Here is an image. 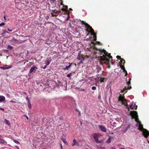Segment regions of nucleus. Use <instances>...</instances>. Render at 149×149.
<instances>
[{"instance_id":"obj_1","label":"nucleus","mask_w":149,"mask_h":149,"mask_svg":"<svg viewBox=\"0 0 149 149\" xmlns=\"http://www.w3.org/2000/svg\"><path fill=\"white\" fill-rule=\"evenodd\" d=\"M96 50L98 51L100 55H103L100 56V60L101 61H106L107 64H109V59L112 58V56H111L110 54H107L106 50L104 49H98L96 48Z\"/></svg>"},{"instance_id":"obj_2","label":"nucleus","mask_w":149,"mask_h":149,"mask_svg":"<svg viewBox=\"0 0 149 149\" xmlns=\"http://www.w3.org/2000/svg\"><path fill=\"white\" fill-rule=\"evenodd\" d=\"M130 115L131 116L132 119L134 118L135 121L137 123L136 126L139 127V129L141 131H143L145 129L143 128V125L141 124L140 121L139 120L137 113L135 111H131Z\"/></svg>"},{"instance_id":"obj_3","label":"nucleus","mask_w":149,"mask_h":149,"mask_svg":"<svg viewBox=\"0 0 149 149\" xmlns=\"http://www.w3.org/2000/svg\"><path fill=\"white\" fill-rule=\"evenodd\" d=\"M95 141L97 143H100L101 142V141L98 139L100 136H101L100 133H94L92 135Z\"/></svg>"},{"instance_id":"obj_4","label":"nucleus","mask_w":149,"mask_h":149,"mask_svg":"<svg viewBox=\"0 0 149 149\" xmlns=\"http://www.w3.org/2000/svg\"><path fill=\"white\" fill-rule=\"evenodd\" d=\"M61 10L58 11L56 10H52L51 15L52 16H57L59 14H62Z\"/></svg>"},{"instance_id":"obj_5","label":"nucleus","mask_w":149,"mask_h":149,"mask_svg":"<svg viewBox=\"0 0 149 149\" xmlns=\"http://www.w3.org/2000/svg\"><path fill=\"white\" fill-rule=\"evenodd\" d=\"M118 101H120L122 104L126 106V104H127L126 102V100L125 98L124 97L120 96L119 97L118 99Z\"/></svg>"},{"instance_id":"obj_6","label":"nucleus","mask_w":149,"mask_h":149,"mask_svg":"<svg viewBox=\"0 0 149 149\" xmlns=\"http://www.w3.org/2000/svg\"><path fill=\"white\" fill-rule=\"evenodd\" d=\"M50 61L48 59H47L45 61V64L46 65H44V64L43 63L42 64V68L43 69L46 68L47 66L50 63Z\"/></svg>"},{"instance_id":"obj_7","label":"nucleus","mask_w":149,"mask_h":149,"mask_svg":"<svg viewBox=\"0 0 149 149\" xmlns=\"http://www.w3.org/2000/svg\"><path fill=\"white\" fill-rule=\"evenodd\" d=\"M143 134L146 138H147L149 135V132L146 129L143 131Z\"/></svg>"},{"instance_id":"obj_8","label":"nucleus","mask_w":149,"mask_h":149,"mask_svg":"<svg viewBox=\"0 0 149 149\" xmlns=\"http://www.w3.org/2000/svg\"><path fill=\"white\" fill-rule=\"evenodd\" d=\"M87 26L86 27L88 29H86V31H87V32L88 33L91 32V33L94 32V30L92 28L91 26L89 24L87 25Z\"/></svg>"},{"instance_id":"obj_9","label":"nucleus","mask_w":149,"mask_h":149,"mask_svg":"<svg viewBox=\"0 0 149 149\" xmlns=\"http://www.w3.org/2000/svg\"><path fill=\"white\" fill-rule=\"evenodd\" d=\"M98 127L99 129L100 130L104 132H106L107 129L104 126L102 125H98Z\"/></svg>"},{"instance_id":"obj_10","label":"nucleus","mask_w":149,"mask_h":149,"mask_svg":"<svg viewBox=\"0 0 149 149\" xmlns=\"http://www.w3.org/2000/svg\"><path fill=\"white\" fill-rule=\"evenodd\" d=\"M12 67V66H10L8 67V65H3V66L0 67V69H1L3 70H5L7 69H9Z\"/></svg>"},{"instance_id":"obj_11","label":"nucleus","mask_w":149,"mask_h":149,"mask_svg":"<svg viewBox=\"0 0 149 149\" xmlns=\"http://www.w3.org/2000/svg\"><path fill=\"white\" fill-rule=\"evenodd\" d=\"M35 68H36V67L34 66H33L31 67V69L30 70L29 72V75H30V74H31L33 72H35Z\"/></svg>"},{"instance_id":"obj_12","label":"nucleus","mask_w":149,"mask_h":149,"mask_svg":"<svg viewBox=\"0 0 149 149\" xmlns=\"http://www.w3.org/2000/svg\"><path fill=\"white\" fill-rule=\"evenodd\" d=\"M132 88L131 86H129L127 88L126 87H125L123 89V91L125 93L127 92V89H130Z\"/></svg>"},{"instance_id":"obj_13","label":"nucleus","mask_w":149,"mask_h":149,"mask_svg":"<svg viewBox=\"0 0 149 149\" xmlns=\"http://www.w3.org/2000/svg\"><path fill=\"white\" fill-rule=\"evenodd\" d=\"M5 100V97L2 95L0 96V102H2Z\"/></svg>"},{"instance_id":"obj_14","label":"nucleus","mask_w":149,"mask_h":149,"mask_svg":"<svg viewBox=\"0 0 149 149\" xmlns=\"http://www.w3.org/2000/svg\"><path fill=\"white\" fill-rule=\"evenodd\" d=\"M63 8L61 9V10L64 11H66L68 8V7L67 6H65L63 4Z\"/></svg>"},{"instance_id":"obj_15","label":"nucleus","mask_w":149,"mask_h":149,"mask_svg":"<svg viewBox=\"0 0 149 149\" xmlns=\"http://www.w3.org/2000/svg\"><path fill=\"white\" fill-rule=\"evenodd\" d=\"M73 143L72 144V146H74V145H76L77 146H79V143H77L75 139H74L73 140Z\"/></svg>"},{"instance_id":"obj_16","label":"nucleus","mask_w":149,"mask_h":149,"mask_svg":"<svg viewBox=\"0 0 149 149\" xmlns=\"http://www.w3.org/2000/svg\"><path fill=\"white\" fill-rule=\"evenodd\" d=\"M123 61V65H124V64L125 63V60L123 58L121 59L120 61V65H122Z\"/></svg>"},{"instance_id":"obj_17","label":"nucleus","mask_w":149,"mask_h":149,"mask_svg":"<svg viewBox=\"0 0 149 149\" xmlns=\"http://www.w3.org/2000/svg\"><path fill=\"white\" fill-rule=\"evenodd\" d=\"M13 47L10 45H8L7 46V49L10 50H12L13 49Z\"/></svg>"},{"instance_id":"obj_18","label":"nucleus","mask_w":149,"mask_h":149,"mask_svg":"<svg viewBox=\"0 0 149 149\" xmlns=\"http://www.w3.org/2000/svg\"><path fill=\"white\" fill-rule=\"evenodd\" d=\"M5 142L6 143V141L0 138V143L3 144Z\"/></svg>"},{"instance_id":"obj_19","label":"nucleus","mask_w":149,"mask_h":149,"mask_svg":"<svg viewBox=\"0 0 149 149\" xmlns=\"http://www.w3.org/2000/svg\"><path fill=\"white\" fill-rule=\"evenodd\" d=\"M111 137H109L108 139L106 141V143H109L111 142Z\"/></svg>"},{"instance_id":"obj_20","label":"nucleus","mask_w":149,"mask_h":149,"mask_svg":"<svg viewBox=\"0 0 149 149\" xmlns=\"http://www.w3.org/2000/svg\"><path fill=\"white\" fill-rule=\"evenodd\" d=\"M61 139L62 141L65 144H68L67 142L66 141V140L65 139L63 138V136H62V137H61Z\"/></svg>"},{"instance_id":"obj_21","label":"nucleus","mask_w":149,"mask_h":149,"mask_svg":"<svg viewBox=\"0 0 149 149\" xmlns=\"http://www.w3.org/2000/svg\"><path fill=\"white\" fill-rule=\"evenodd\" d=\"M5 122L6 124H7L8 125L10 126V123L9 122V121L5 119Z\"/></svg>"},{"instance_id":"obj_22","label":"nucleus","mask_w":149,"mask_h":149,"mask_svg":"<svg viewBox=\"0 0 149 149\" xmlns=\"http://www.w3.org/2000/svg\"><path fill=\"white\" fill-rule=\"evenodd\" d=\"M120 68H121V69L123 70V71L124 72H125V71H126V70H125V67H124V66H123L122 65H120Z\"/></svg>"},{"instance_id":"obj_23","label":"nucleus","mask_w":149,"mask_h":149,"mask_svg":"<svg viewBox=\"0 0 149 149\" xmlns=\"http://www.w3.org/2000/svg\"><path fill=\"white\" fill-rule=\"evenodd\" d=\"M131 80V79H129V80L127 82V85L129 86L131 85L130 83V80Z\"/></svg>"},{"instance_id":"obj_24","label":"nucleus","mask_w":149,"mask_h":149,"mask_svg":"<svg viewBox=\"0 0 149 149\" xmlns=\"http://www.w3.org/2000/svg\"><path fill=\"white\" fill-rule=\"evenodd\" d=\"M91 34L93 36V37L94 38H97L96 34L95 33L94 31L91 33Z\"/></svg>"},{"instance_id":"obj_25","label":"nucleus","mask_w":149,"mask_h":149,"mask_svg":"<svg viewBox=\"0 0 149 149\" xmlns=\"http://www.w3.org/2000/svg\"><path fill=\"white\" fill-rule=\"evenodd\" d=\"M72 75V73H70L69 74H68L67 75V77H69L70 79H71V76Z\"/></svg>"},{"instance_id":"obj_26","label":"nucleus","mask_w":149,"mask_h":149,"mask_svg":"<svg viewBox=\"0 0 149 149\" xmlns=\"http://www.w3.org/2000/svg\"><path fill=\"white\" fill-rule=\"evenodd\" d=\"M97 71L98 72H99L100 70H101V68L99 66H98L97 67Z\"/></svg>"},{"instance_id":"obj_27","label":"nucleus","mask_w":149,"mask_h":149,"mask_svg":"<svg viewBox=\"0 0 149 149\" xmlns=\"http://www.w3.org/2000/svg\"><path fill=\"white\" fill-rule=\"evenodd\" d=\"M81 22L82 23V24H84V25H85L86 27L87 26V25H88V24L86 23L85 22H84V21H82Z\"/></svg>"},{"instance_id":"obj_28","label":"nucleus","mask_w":149,"mask_h":149,"mask_svg":"<svg viewBox=\"0 0 149 149\" xmlns=\"http://www.w3.org/2000/svg\"><path fill=\"white\" fill-rule=\"evenodd\" d=\"M104 79H105L104 78L101 77L100 78V81L101 82H104Z\"/></svg>"},{"instance_id":"obj_29","label":"nucleus","mask_w":149,"mask_h":149,"mask_svg":"<svg viewBox=\"0 0 149 149\" xmlns=\"http://www.w3.org/2000/svg\"><path fill=\"white\" fill-rule=\"evenodd\" d=\"M130 107L131 109L133 110L134 109V107L133 106L132 104L130 105Z\"/></svg>"},{"instance_id":"obj_30","label":"nucleus","mask_w":149,"mask_h":149,"mask_svg":"<svg viewBox=\"0 0 149 149\" xmlns=\"http://www.w3.org/2000/svg\"><path fill=\"white\" fill-rule=\"evenodd\" d=\"M13 141L15 143H16L17 144H20V143H19V142L16 140H13Z\"/></svg>"},{"instance_id":"obj_31","label":"nucleus","mask_w":149,"mask_h":149,"mask_svg":"<svg viewBox=\"0 0 149 149\" xmlns=\"http://www.w3.org/2000/svg\"><path fill=\"white\" fill-rule=\"evenodd\" d=\"M3 33H2L3 34H6V33H8V32L6 30H3Z\"/></svg>"},{"instance_id":"obj_32","label":"nucleus","mask_w":149,"mask_h":149,"mask_svg":"<svg viewBox=\"0 0 149 149\" xmlns=\"http://www.w3.org/2000/svg\"><path fill=\"white\" fill-rule=\"evenodd\" d=\"M77 58L78 60H80L81 56L80 55V54H78V55L77 57Z\"/></svg>"},{"instance_id":"obj_33","label":"nucleus","mask_w":149,"mask_h":149,"mask_svg":"<svg viewBox=\"0 0 149 149\" xmlns=\"http://www.w3.org/2000/svg\"><path fill=\"white\" fill-rule=\"evenodd\" d=\"M28 106L29 109H31V106L30 102H28Z\"/></svg>"},{"instance_id":"obj_34","label":"nucleus","mask_w":149,"mask_h":149,"mask_svg":"<svg viewBox=\"0 0 149 149\" xmlns=\"http://www.w3.org/2000/svg\"><path fill=\"white\" fill-rule=\"evenodd\" d=\"M82 61H83V60H81L79 62V63H78V65H80V64H81V63H83V62H82Z\"/></svg>"},{"instance_id":"obj_35","label":"nucleus","mask_w":149,"mask_h":149,"mask_svg":"<svg viewBox=\"0 0 149 149\" xmlns=\"http://www.w3.org/2000/svg\"><path fill=\"white\" fill-rule=\"evenodd\" d=\"M69 69L68 67L67 66L65 68H63L64 70H68Z\"/></svg>"},{"instance_id":"obj_36","label":"nucleus","mask_w":149,"mask_h":149,"mask_svg":"<svg viewBox=\"0 0 149 149\" xmlns=\"http://www.w3.org/2000/svg\"><path fill=\"white\" fill-rule=\"evenodd\" d=\"M5 25V24L4 22H2L0 24V27L1 26Z\"/></svg>"},{"instance_id":"obj_37","label":"nucleus","mask_w":149,"mask_h":149,"mask_svg":"<svg viewBox=\"0 0 149 149\" xmlns=\"http://www.w3.org/2000/svg\"><path fill=\"white\" fill-rule=\"evenodd\" d=\"M3 51H4V52L6 53H7L8 52V50H7V49H4L3 50Z\"/></svg>"},{"instance_id":"obj_38","label":"nucleus","mask_w":149,"mask_h":149,"mask_svg":"<svg viewBox=\"0 0 149 149\" xmlns=\"http://www.w3.org/2000/svg\"><path fill=\"white\" fill-rule=\"evenodd\" d=\"M96 89V87L95 86H93L92 88V90H95Z\"/></svg>"},{"instance_id":"obj_39","label":"nucleus","mask_w":149,"mask_h":149,"mask_svg":"<svg viewBox=\"0 0 149 149\" xmlns=\"http://www.w3.org/2000/svg\"><path fill=\"white\" fill-rule=\"evenodd\" d=\"M26 99L28 101V102H30V100L28 98V96H27L26 97Z\"/></svg>"},{"instance_id":"obj_40","label":"nucleus","mask_w":149,"mask_h":149,"mask_svg":"<svg viewBox=\"0 0 149 149\" xmlns=\"http://www.w3.org/2000/svg\"><path fill=\"white\" fill-rule=\"evenodd\" d=\"M117 59H119V60H120V59H121V57L120 56H117Z\"/></svg>"},{"instance_id":"obj_41","label":"nucleus","mask_w":149,"mask_h":149,"mask_svg":"<svg viewBox=\"0 0 149 149\" xmlns=\"http://www.w3.org/2000/svg\"><path fill=\"white\" fill-rule=\"evenodd\" d=\"M130 125H128L126 127V130H127L128 129H129L130 127Z\"/></svg>"},{"instance_id":"obj_42","label":"nucleus","mask_w":149,"mask_h":149,"mask_svg":"<svg viewBox=\"0 0 149 149\" xmlns=\"http://www.w3.org/2000/svg\"><path fill=\"white\" fill-rule=\"evenodd\" d=\"M100 149H106L104 147H100Z\"/></svg>"},{"instance_id":"obj_43","label":"nucleus","mask_w":149,"mask_h":149,"mask_svg":"<svg viewBox=\"0 0 149 149\" xmlns=\"http://www.w3.org/2000/svg\"><path fill=\"white\" fill-rule=\"evenodd\" d=\"M7 30H8L9 31V32H11V31H12V30L10 29H8H8H7Z\"/></svg>"},{"instance_id":"obj_44","label":"nucleus","mask_w":149,"mask_h":149,"mask_svg":"<svg viewBox=\"0 0 149 149\" xmlns=\"http://www.w3.org/2000/svg\"><path fill=\"white\" fill-rule=\"evenodd\" d=\"M15 147L17 149H19V147L17 146H15Z\"/></svg>"},{"instance_id":"obj_45","label":"nucleus","mask_w":149,"mask_h":149,"mask_svg":"<svg viewBox=\"0 0 149 149\" xmlns=\"http://www.w3.org/2000/svg\"><path fill=\"white\" fill-rule=\"evenodd\" d=\"M124 72L125 73V76H126L127 74V72L126 70V71H125V72Z\"/></svg>"},{"instance_id":"obj_46","label":"nucleus","mask_w":149,"mask_h":149,"mask_svg":"<svg viewBox=\"0 0 149 149\" xmlns=\"http://www.w3.org/2000/svg\"><path fill=\"white\" fill-rule=\"evenodd\" d=\"M0 110L3 111L4 110L3 108H0Z\"/></svg>"},{"instance_id":"obj_47","label":"nucleus","mask_w":149,"mask_h":149,"mask_svg":"<svg viewBox=\"0 0 149 149\" xmlns=\"http://www.w3.org/2000/svg\"><path fill=\"white\" fill-rule=\"evenodd\" d=\"M72 63H69V66H70L71 67V65H72Z\"/></svg>"},{"instance_id":"obj_48","label":"nucleus","mask_w":149,"mask_h":149,"mask_svg":"<svg viewBox=\"0 0 149 149\" xmlns=\"http://www.w3.org/2000/svg\"><path fill=\"white\" fill-rule=\"evenodd\" d=\"M78 115L79 116L81 115V113H80V111H79V112H78Z\"/></svg>"},{"instance_id":"obj_49","label":"nucleus","mask_w":149,"mask_h":149,"mask_svg":"<svg viewBox=\"0 0 149 149\" xmlns=\"http://www.w3.org/2000/svg\"><path fill=\"white\" fill-rule=\"evenodd\" d=\"M85 56H86V58H89V56H88V55H86Z\"/></svg>"},{"instance_id":"obj_50","label":"nucleus","mask_w":149,"mask_h":149,"mask_svg":"<svg viewBox=\"0 0 149 149\" xmlns=\"http://www.w3.org/2000/svg\"><path fill=\"white\" fill-rule=\"evenodd\" d=\"M7 97H10V95L9 94H7Z\"/></svg>"},{"instance_id":"obj_51","label":"nucleus","mask_w":149,"mask_h":149,"mask_svg":"<svg viewBox=\"0 0 149 149\" xmlns=\"http://www.w3.org/2000/svg\"><path fill=\"white\" fill-rule=\"evenodd\" d=\"M3 18L4 19H5V20H6V16H4V17H3Z\"/></svg>"},{"instance_id":"obj_52","label":"nucleus","mask_w":149,"mask_h":149,"mask_svg":"<svg viewBox=\"0 0 149 149\" xmlns=\"http://www.w3.org/2000/svg\"><path fill=\"white\" fill-rule=\"evenodd\" d=\"M81 58H82L83 59V60H84V57H83V56H81Z\"/></svg>"},{"instance_id":"obj_53","label":"nucleus","mask_w":149,"mask_h":149,"mask_svg":"<svg viewBox=\"0 0 149 149\" xmlns=\"http://www.w3.org/2000/svg\"><path fill=\"white\" fill-rule=\"evenodd\" d=\"M24 94H25V95H27V93H26V92H24Z\"/></svg>"},{"instance_id":"obj_54","label":"nucleus","mask_w":149,"mask_h":149,"mask_svg":"<svg viewBox=\"0 0 149 149\" xmlns=\"http://www.w3.org/2000/svg\"><path fill=\"white\" fill-rule=\"evenodd\" d=\"M96 38H94V41H96Z\"/></svg>"},{"instance_id":"obj_55","label":"nucleus","mask_w":149,"mask_h":149,"mask_svg":"<svg viewBox=\"0 0 149 149\" xmlns=\"http://www.w3.org/2000/svg\"><path fill=\"white\" fill-rule=\"evenodd\" d=\"M76 111L78 112H79V110L77 109H76Z\"/></svg>"},{"instance_id":"obj_56","label":"nucleus","mask_w":149,"mask_h":149,"mask_svg":"<svg viewBox=\"0 0 149 149\" xmlns=\"http://www.w3.org/2000/svg\"><path fill=\"white\" fill-rule=\"evenodd\" d=\"M61 149H62V145L61 144Z\"/></svg>"},{"instance_id":"obj_57","label":"nucleus","mask_w":149,"mask_h":149,"mask_svg":"<svg viewBox=\"0 0 149 149\" xmlns=\"http://www.w3.org/2000/svg\"><path fill=\"white\" fill-rule=\"evenodd\" d=\"M111 148L112 149H115V148H113V147H112Z\"/></svg>"},{"instance_id":"obj_58","label":"nucleus","mask_w":149,"mask_h":149,"mask_svg":"<svg viewBox=\"0 0 149 149\" xmlns=\"http://www.w3.org/2000/svg\"><path fill=\"white\" fill-rule=\"evenodd\" d=\"M120 149H125L124 148H120Z\"/></svg>"},{"instance_id":"obj_59","label":"nucleus","mask_w":149,"mask_h":149,"mask_svg":"<svg viewBox=\"0 0 149 149\" xmlns=\"http://www.w3.org/2000/svg\"><path fill=\"white\" fill-rule=\"evenodd\" d=\"M26 118L27 119H29V118H28V117L27 116H26Z\"/></svg>"},{"instance_id":"obj_60","label":"nucleus","mask_w":149,"mask_h":149,"mask_svg":"<svg viewBox=\"0 0 149 149\" xmlns=\"http://www.w3.org/2000/svg\"><path fill=\"white\" fill-rule=\"evenodd\" d=\"M80 53H81V51H80L79 52V53L78 54H80Z\"/></svg>"},{"instance_id":"obj_61","label":"nucleus","mask_w":149,"mask_h":149,"mask_svg":"<svg viewBox=\"0 0 149 149\" xmlns=\"http://www.w3.org/2000/svg\"><path fill=\"white\" fill-rule=\"evenodd\" d=\"M137 106H136V108L135 109V110H136L137 109Z\"/></svg>"},{"instance_id":"obj_62","label":"nucleus","mask_w":149,"mask_h":149,"mask_svg":"<svg viewBox=\"0 0 149 149\" xmlns=\"http://www.w3.org/2000/svg\"><path fill=\"white\" fill-rule=\"evenodd\" d=\"M74 65L75 66V67H76V63L74 64Z\"/></svg>"},{"instance_id":"obj_63","label":"nucleus","mask_w":149,"mask_h":149,"mask_svg":"<svg viewBox=\"0 0 149 149\" xmlns=\"http://www.w3.org/2000/svg\"><path fill=\"white\" fill-rule=\"evenodd\" d=\"M68 66V67L69 68L70 67V66H69V65Z\"/></svg>"},{"instance_id":"obj_64","label":"nucleus","mask_w":149,"mask_h":149,"mask_svg":"<svg viewBox=\"0 0 149 149\" xmlns=\"http://www.w3.org/2000/svg\"><path fill=\"white\" fill-rule=\"evenodd\" d=\"M70 10H72V9L71 8H70Z\"/></svg>"}]
</instances>
